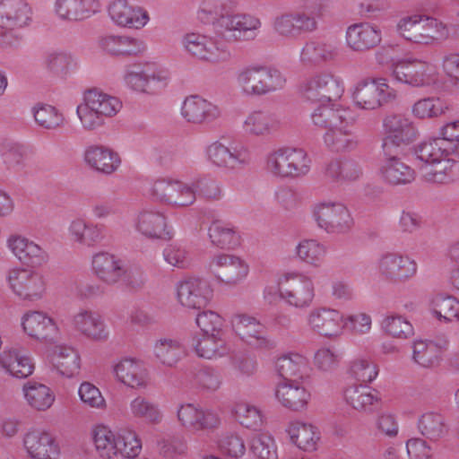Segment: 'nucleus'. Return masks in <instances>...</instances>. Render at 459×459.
<instances>
[{
    "label": "nucleus",
    "mask_w": 459,
    "mask_h": 459,
    "mask_svg": "<svg viewBox=\"0 0 459 459\" xmlns=\"http://www.w3.org/2000/svg\"><path fill=\"white\" fill-rule=\"evenodd\" d=\"M181 114L190 123H211L221 116V108L196 95L186 98L181 108Z\"/></svg>",
    "instance_id": "nucleus-24"
},
{
    "label": "nucleus",
    "mask_w": 459,
    "mask_h": 459,
    "mask_svg": "<svg viewBox=\"0 0 459 459\" xmlns=\"http://www.w3.org/2000/svg\"><path fill=\"white\" fill-rule=\"evenodd\" d=\"M178 302L186 308L200 309L211 301L213 290L210 282L199 277H188L177 287Z\"/></svg>",
    "instance_id": "nucleus-17"
},
{
    "label": "nucleus",
    "mask_w": 459,
    "mask_h": 459,
    "mask_svg": "<svg viewBox=\"0 0 459 459\" xmlns=\"http://www.w3.org/2000/svg\"><path fill=\"white\" fill-rule=\"evenodd\" d=\"M286 431L291 442L299 448L308 452L316 449L319 434L316 432V429L311 424L301 421H292L289 424Z\"/></svg>",
    "instance_id": "nucleus-48"
},
{
    "label": "nucleus",
    "mask_w": 459,
    "mask_h": 459,
    "mask_svg": "<svg viewBox=\"0 0 459 459\" xmlns=\"http://www.w3.org/2000/svg\"><path fill=\"white\" fill-rule=\"evenodd\" d=\"M417 429L426 439L437 442L448 434L449 429L443 414L437 411H427L418 418Z\"/></svg>",
    "instance_id": "nucleus-44"
},
{
    "label": "nucleus",
    "mask_w": 459,
    "mask_h": 459,
    "mask_svg": "<svg viewBox=\"0 0 459 459\" xmlns=\"http://www.w3.org/2000/svg\"><path fill=\"white\" fill-rule=\"evenodd\" d=\"M296 251L303 262L318 266L325 255L326 248L316 239H304L299 243Z\"/></svg>",
    "instance_id": "nucleus-64"
},
{
    "label": "nucleus",
    "mask_w": 459,
    "mask_h": 459,
    "mask_svg": "<svg viewBox=\"0 0 459 459\" xmlns=\"http://www.w3.org/2000/svg\"><path fill=\"white\" fill-rule=\"evenodd\" d=\"M402 151L384 152L385 159L379 169V175L384 182L391 186L411 184L416 178L415 170L401 157Z\"/></svg>",
    "instance_id": "nucleus-20"
},
{
    "label": "nucleus",
    "mask_w": 459,
    "mask_h": 459,
    "mask_svg": "<svg viewBox=\"0 0 459 459\" xmlns=\"http://www.w3.org/2000/svg\"><path fill=\"white\" fill-rule=\"evenodd\" d=\"M275 369L281 381H298L307 372L308 360L299 353L285 354L276 359Z\"/></svg>",
    "instance_id": "nucleus-45"
},
{
    "label": "nucleus",
    "mask_w": 459,
    "mask_h": 459,
    "mask_svg": "<svg viewBox=\"0 0 459 459\" xmlns=\"http://www.w3.org/2000/svg\"><path fill=\"white\" fill-rule=\"evenodd\" d=\"M236 82L245 96L260 97L283 89L286 79L274 67L249 65L238 72Z\"/></svg>",
    "instance_id": "nucleus-3"
},
{
    "label": "nucleus",
    "mask_w": 459,
    "mask_h": 459,
    "mask_svg": "<svg viewBox=\"0 0 459 459\" xmlns=\"http://www.w3.org/2000/svg\"><path fill=\"white\" fill-rule=\"evenodd\" d=\"M310 162L303 149L280 148L267 156L266 168L275 177L295 178L309 172Z\"/></svg>",
    "instance_id": "nucleus-5"
},
{
    "label": "nucleus",
    "mask_w": 459,
    "mask_h": 459,
    "mask_svg": "<svg viewBox=\"0 0 459 459\" xmlns=\"http://www.w3.org/2000/svg\"><path fill=\"white\" fill-rule=\"evenodd\" d=\"M441 348L433 342L417 341L413 343V359L421 367L431 368L439 363Z\"/></svg>",
    "instance_id": "nucleus-58"
},
{
    "label": "nucleus",
    "mask_w": 459,
    "mask_h": 459,
    "mask_svg": "<svg viewBox=\"0 0 459 459\" xmlns=\"http://www.w3.org/2000/svg\"><path fill=\"white\" fill-rule=\"evenodd\" d=\"M448 153L447 142L440 137L425 141L415 149V154L424 163L423 166L431 165Z\"/></svg>",
    "instance_id": "nucleus-55"
},
{
    "label": "nucleus",
    "mask_w": 459,
    "mask_h": 459,
    "mask_svg": "<svg viewBox=\"0 0 459 459\" xmlns=\"http://www.w3.org/2000/svg\"><path fill=\"white\" fill-rule=\"evenodd\" d=\"M279 128L275 115L265 111H253L243 122L244 132L251 136L267 137Z\"/></svg>",
    "instance_id": "nucleus-43"
},
{
    "label": "nucleus",
    "mask_w": 459,
    "mask_h": 459,
    "mask_svg": "<svg viewBox=\"0 0 459 459\" xmlns=\"http://www.w3.org/2000/svg\"><path fill=\"white\" fill-rule=\"evenodd\" d=\"M315 126L325 130V146L336 152H350L359 144L354 132L355 117L351 109L341 105H322L311 115Z\"/></svg>",
    "instance_id": "nucleus-2"
},
{
    "label": "nucleus",
    "mask_w": 459,
    "mask_h": 459,
    "mask_svg": "<svg viewBox=\"0 0 459 459\" xmlns=\"http://www.w3.org/2000/svg\"><path fill=\"white\" fill-rule=\"evenodd\" d=\"M231 323L235 333L250 346L263 350L274 348L275 342L266 337L264 326L255 317L236 315Z\"/></svg>",
    "instance_id": "nucleus-21"
},
{
    "label": "nucleus",
    "mask_w": 459,
    "mask_h": 459,
    "mask_svg": "<svg viewBox=\"0 0 459 459\" xmlns=\"http://www.w3.org/2000/svg\"><path fill=\"white\" fill-rule=\"evenodd\" d=\"M37 125L47 130H55L64 124V116L55 107L48 104H37L32 108Z\"/></svg>",
    "instance_id": "nucleus-59"
},
{
    "label": "nucleus",
    "mask_w": 459,
    "mask_h": 459,
    "mask_svg": "<svg viewBox=\"0 0 459 459\" xmlns=\"http://www.w3.org/2000/svg\"><path fill=\"white\" fill-rule=\"evenodd\" d=\"M275 397L283 407L300 411L307 404L310 394L299 381H281L276 385Z\"/></svg>",
    "instance_id": "nucleus-35"
},
{
    "label": "nucleus",
    "mask_w": 459,
    "mask_h": 459,
    "mask_svg": "<svg viewBox=\"0 0 459 459\" xmlns=\"http://www.w3.org/2000/svg\"><path fill=\"white\" fill-rule=\"evenodd\" d=\"M153 352L160 363L173 367L183 356L184 348L178 340L164 338L155 342Z\"/></svg>",
    "instance_id": "nucleus-56"
},
{
    "label": "nucleus",
    "mask_w": 459,
    "mask_h": 459,
    "mask_svg": "<svg viewBox=\"0 0 459 459\" xmlns=\"http://www.w3.org/2000/svg\"><path fill=\"white\" fill-rule=\"evenodd\" d=\"M396 98V91L385 79L364 80L359 82L352 93L355 105L366 110L377 109Z\"/></svg>",
    "instance_id": "nucleus-9"
},
{
    "label": "nucleus",
    "mask_w": 459,
    "mask_h": 459,
    "mask_svg": "<svg viewBox=\"0 0 459 459\" xmlns=\"http://www.w3.org/2000/svg\"><path fill=\"white\" fill-rule=\"evenodd\" d=\"M161 80L154 64H133L126 67L124 75L126 83L137 91L144 92L152 80Z\"/></svg>",
    "instance_id": "nucleus-47"
},
{
    "label": "nucleus",
    "mask_w": 459,
    "mask_h": 459,
    "mask_svg": "<svg viewBox=\"0 0 459 459\" xmlns=\"http://www.w3.org/2000/svg\"><path fill=\"white\" fill-rule=\"evenodd\" d=\"M7 281L13 293L22 300H39L46 291L43 275L33 270L11 269L7 274Z\"/></svg>",
    "instance_id": "nucleus-14"
},
{
    "label": "nucleus",
    "mask_w": 459,
    "mask_h": 459,
    "mask_svg": "<svg viewBox=\"0 0 459 459\" xmlns=\"http://www.w3.org/2000/svg\"><path fill=\"white\" fill-rule=\"evenodd\" d=\"M340 55L337 40L318 38L305 43L300 52V62L306 65L321 66L335 63Z\"/></svg>",
    "instance_id": "nucleus-18"
},
{
    "label": "nucleus",
    "mask_w": 459,
    "mask_h": 459,
    "mask_svg": "<svg viewBox=\"0 0 459 459\" xmlns=\"http://www.w3.org/2000/svg\"><path fill=\"white\" fill-rule=\"evenodd\" d=\"M0 368L17 378H26L34 370V364L25 351L6 347L0 352Z\"/></svg>",
    "instance_id": "nucleus-29"
},
{
    "label": "nucleus",
    "mask_w": 459,
    "mask_h": 459,
    "mask_svg": "<svg viewBox=\"0 0 459 459\" xmlns=\"http://www.w3.org/2000/svg\"><path fill=\"white\" fill-rule=\"evenodd\" d=\"M278 291L283 300L297 308L309 307L315 296L312 280L298 273H285L279 282Z\"/></svg>",
    "instance_id": "nucleus-8"
},
{
    "label": "nucleus",
    "mask_w": 459,
    "mask_h": 459,
    "mask_svg": "<svg viewBox=\"0 0 459 459\" xmlns=\"http://www.w3.org/2000/svg\"><path fill=\"white\" fill-rule=\"evenodd\" d=\"M100 48L108 55L135 56L144 50L143 41L126 35H105L99 39Z\"/></svg>",
    "instance_id": "nucleus-38"
},
{
    "label": "nucleus",
    "mask_w": 459,
    "mask_h": 459,
    "mask_svg": "<svg viewBox=\"0 0 459 459\" xmlns=\"http://www.w3.org/2000/svg\"><path fill=\"white\" fill-rule=\"evenodd\" d=\"M111 20L122 27L141 29L149 21L146 11L129 4L126 0H115L108 7Z\"/></svg>",
    "instance_id": "nucleus-26"
},
{
    "label": "nucleus",
    "mask_w": 459,
    "mask_h": 459,
    "mask_svg": "<svg viewBox=\"0 0 459 459\" xmlns=\"http://www.w3.org/2000/svg\"><path fill=\"white\" fill-rule=\"evenodd\" d=\"M431 65L418 58H403L391 65L392 77L411 87H423L429 84Z\"/></svg>",
    "instance_id": "nucleus-16"
},
{
    "label": "nucleus",
    "mask_w": 459,
    "mask_h": 459,
    "mask_svg": "<svg viewBox=\"0 0 459 459\" xmlns=\"http://www.w3.org/2000/svg\"><path fill=\"white\" fill-rule=\"evenodd\" d=\"M23 393L28 404L37 411H46L55 402V394L52 390L40 383H26L23 385Z\"/></svg>",
    "instance_id": "nucleus-50"
},
{
    "label": "nucleus",
    "mask_w": 459,
    "mask_h": 459,
    "mask_svg": "<svg viewBox=\"0 0 459 459\" xmlns=\"http://www.w3.org/2000/svg\"><path fill=\"white\" fill-rule=\"evenodd\" d=\"M99 0H56L55 13L62 20L80 21L97 12Z\"/></svg>",
    "instance_id": "nucleus-41"
},
{
    "label": "nucleus",
    "mask_w": 459,
    "mask_h": 459,
    "mask_svg": "<svg viewBox=\"0 0 459 459\" xmlns=\"http://www.w3.org/2000/svg\"><path fill=\"white\" fill-rule=\"evenodd\" d=\"M208 234L212 245L220 248H234L239 244V237L234 228L219 221L210 225Z\"/></svg>",
    "instance_id": "nucleus-57"
},
{
    "label": "nucleus",
    "mask_w": 459,
    "mask_h": 459,
    "mask_svg": "<svg viewBox=\"0 0 459 459\" xmlns=\"http://www.w3.org/2000/svg\"><path fill=\"white\" fill-rule=\"evenodd\" d=\"M385 136L383 140V152L403 151V147L410 144L417 138V129L413 122L401 114H392L385 117L383 122Z\"/></svg>",
    "instance_id": "nucleus-10"
},
{
    "label": "nucleus",
    "mask_w": 459,
    "mask_h": 459,
    "mask_svg": "<svg viewBox=\"0 0 459 459\" xmlns=\"http://www.w3.org/2000/svg\"><path fill=\"white\" fill-rule=\"evenodd\" d=\"M124 264V261L108 252L94 255L91 261L94 274L108 285L120 281L125 273Z\"/></svg>",
    "instance_id": "nucleus-31"
},
{
    "label": "nucleus",
    "mask_w": 459,
    "mask_h": 459,
    "mask_svg": "<svg viewBox=\"0 0 459 459\" xmlns=\"http://www.w3.org/2000/svg\"><path fill=\"white\" fill-rule=\"evenodd\" d=\"M396 31L404 39L422 45H430L449 35L446 24L426 14L402 17L396 24Z\"/></svg>",
    "instance_id": "nucleus-4"
},
{
    "label": "nucleus",
    "mask_w": 459,
    "mask_h": 459,
    "mask_svg": "<svg viewBox=\"0 0 459 459\" xmlns=\"http://www.w3.org/2000/svg\"><path fill=\"white\" fill-rule=\"evenodd\" d=\"M27 149L15 142L3 141L0 143V157L5 169L11 172H20L26 166Z\"/></svg>",
    "instance_id": "nucleus-51"
},
{
    "label": "nucleus",
    "mask_w": 459,
    "mask_h": 459,
    "mask_svg": "<svg viewBox=\"0 0 459 459\" xmlns=\"http://www.w3.org/2000/svg\"><path fill=\"white\" fill-rule=\"evenodd\" d=\"M134 226L148 238H161L167 233V218L154 207H143L135 214Z\"/></svg>",
    "instance_id": "nucleus-25"
},
{
    "label": "nucleus",
    "mask_w": 459,
    "mask_h": 459,
    "mask_svg": "<svg viewBox=\"0 0 459 459\" xmlns=\"http://www.w3.org/2000/svg\"><path fill=\"white\" fill-rule=\"evenodd\" d=\"M250 451L257 459H278L277 445L269 433L255 434L250 441Z\"/></svg>",
    "instance_id": "nucleus-61"
},
{
    "label": "nucleus",
    "mask_w": 459,
    "mask_h": 459,
    "mask_svg": "<svg viewBox=\"0 0 459 459\" xmlns=\"http://www.w3.org/2000/svg\"><path fill=\"white\" fill-rule=\"evenodd\" d=\"M307 325L313 333L325 337L336 338L342 333L343 316L336 309L319 307L309 311Z\"/></svg>",
    "instance_id": "nucleus-19"
},
{
    "label": "nucleus",
    "mask_w": 459,
    "mask_h": 459,
    "mask_svg": "<svg viewBox=\"0 0 459 459\" xmlns=\"http://www.w3.org/2000/svg\"><path fill=\"white\" fill-rule=\"evenodd\" d=\"M377 273L381 280L391 284L403 283L417 273L415 260L397 252H387L377 261Z\"/></svg>",
    "instance_id": "nucleus-7"
},
{
    "label": "nucleus",
    "mask_w": 459,
    "mask_h": 459,
    "mask_svg": "<svg viewBox=\"0 0 459 459\" xmlns=\"http://www.w3.org/2000/svg\"><path fill=\"white\" fill-rule=\"evenodd\" d=\"M117 454L126 458L136 457L142 450V442L135 431L121 429L117 431Z\"/></svg>",
    "instance_id": "nucleus-63"
},
{
    "label": "nucleus",
    "mask_w": 459,
    "mask_h": 459,
    "mask_svg": "<svg viewBox=\"0 0 459 459\" xmlns=\"http://www.w3.org/2000/svg\"><path fill=\"white\" fill-rule=\"evenodd\" d=\"M118 381L132 388L146 387L148 371L143 362L134 359H124L114 366Z\"/></svg>",
    "instance_id": "nucleus-37"
},
{
    "label": "nucleus",
    "mask_w": 459,
    "mask_h": 459,
    "mask_svg": "<svg viewBox=\"0 0 459 459\" xmlns=\"http://www.w3.org/2000/svg\"><path fill=\"white\" fill-rule=\"evenodd\" d=\"M313 216L317 226L330 234L346 233L352 226V218L341 203H318L314 206Z\"/></svg>",
    "instance_id": "nucleus-12"
},
{
    "label": "nucleus",
    "mask_w": 459,
    "mask_h": 459,
    "mask_svg": "<svg viewBox=\"0 0 459 459\" xmlns=\"http://www.w3.org/2000/svg\"><path fill=\"white\" fill-rule=\"evenodd\" d=\"M104 225L82 218L73 220L68 227L71 240L88 247H93L104 240Z\"/></svg>",
    "instance_id": "nucleus-32"
},
{
    "label": "nucleus",
    "mask_w": 459,
    "mask_h": 459,
    "mask_svg": "<svg viewBox=\"0 0 459 459\" xmlns=\"http://www.w3.org/2000/svg\"><path fill=\"white\" fill-rule=\"evenodd\" d=\"M343 399L353 410L364 413L373 412L381 402L377 390L362 384L348 385L343 391Z\"/></svg>",
    "instance_id": "nucleus-28"
},
{
    "label": "nucleus",
    "mask_w": 459,
    "mask_h": 459,
    "mask_svg": "<svg viewBox=\"0 0 459 459\" xmlns=\"http://www.w3.org/2000/svg\"><path fill=\"white\" fill-rule=\"evenodd\" d=\"M324 175L334 184L344 185L359 180L363 175V169L351 158L333 159L325 165Z\"/></svg>",
    "instance_id": "nucleus-27"
},
{
    "label": "nucleus",
    "mask_w": 459,
    "mask_h": 459,
    "mask_svg": "<svg viewBox=\"0 0 459 459\" xmlns=\"http://www.w3.org/2000/svg\"><path fill=\"white\" fill-rule=\"evenodd\" d=\"M434 316L446 323L457 322L459 317V300L448 294L438 293L431 299Z\"/></svg>",
    "instance_id": "nucleus-52"
},
{
    "label": "nucleus",
    "mask_w": 459,
    "mask_h": 459,
    "mask_svg": "<svg viewBox=\"0 0 459 459\" xmlns=\"http://www.w3.org/2000/svg\"><path fill=\"white\" fill-rule=\"evenodd\" d=\"M191 345L198 357L207 359L221 358L229 352V348L221 334L194 336Z\"/></svg>",
    "instance_id": "nucleus-46"
},
{
    "label": "nucleus",
    "mask_w": 459,
    "mask_h": 459,
    "mask_svg": "<svg viewBox=\"0 0 459 459\" xmlns=\"http://www.w3.org/2000/svg\"><path fill=\"white\" fill-rule=\"evenodd\" d=\"M83 100H87L105 118L115 116L122 108V103L117 97L97 89L86 91Z\"/></svg>",
    "instance_id": "nucleus-53"
},
{
    "label": "nucleus",
    "mask_w": 459,
    "mask_h": 459,
    "mask_svg": "<svg viewBox=\"0 0 459 459\" xmlns=\"http://www.w3.org/2000/svg\"><path fill=\"white\" fill-rule=\"evenodd\" d=\"M209 272L221 282L228 286H237L248 274L249 266L240 256L219 253L209 262Z\"/></svg>",
    "instance_id": "nucleus-13"
},
{
    "label": "nucleus",
    "mask_w": 459,
    "mask_h": 459,
    "mask_svg": "<svg viewBox=\"0 0 459 459\" xmlns=\"http://www.w3.org/2000/svg\"><path fill=\"white\" fill-rule=\"evenodd\" d=\"M209 162L216 168L234 170L250 163V153L247 147L240 144L226 145L215 141L206 148Z\"/></svg>",
    "instance_id": "nucleus-15"
},
{
    "label": "nucleus",
    "mask_w": 459,
    "mask_h": 459,
    "mask_svg": "<svg viewBox=\"0 0 459 459\" xmlns=\"http://www.w3.org/2000/svg\"><path fill=\"white\" fill-rule=\"evenodd\" d=\"M129 410L134 418L143 419L150 423L158 424L162 420L159 406L143 396L133 399L129 404Z\"/></svg>",
    "instance_id": "nucleus-60"
},
{
    "label": "nucleus",
    "mask_w": 459,
    "mask_h": 459,
    "mask_svg": "<svg viewBox=\"0 0 459 459\" xmlns=\"http://www.w3.org/2000/svg\"><path fill=\"white\" fill-rule=\"evenodd\" d=\"M74 327L88 339L96 342L106 341L108 338L102 316L92 310H81L74 316Z\"/></svg>",
    "instance_id": "nucleus-30"
},
{
    "label": "nucleus",
    "mask_w": 459,
    "mask_h": 459,
    "mask_svg": "<svg viewBox=\"0 0 459 459\" xmlns=\"http://www.w3.org/2000/svg\"><path fill=\"white\" fill-rule=\"evenodd\" d=\"M92 436L100 458L112 459L117 455V432L115 434L108 427L99 425L93 429Z\"/></svg>",
    "instance_id": "nucleus-54"
},
{
    "label": "nucleus",
    "mask_w": 459,
    "mask_h": 459,
    "mask_svg": "<svg viewBox=\"0 0 459 459\" xmlns=\"http://www.w3.org/2000/svg\"><path fill=\"white\" fill-rule=\"evenodd\" d=\"M343 91L342 79L330 71L315 74L303 86L305 98L314 102L335 101L342 97Z\"/></svg>",
    "instance_id": "nucleus-11"
},
{
    "label": "nucleus",
    "mask_w": 459,
    "mask_h": 459,
    "mask_svg": "<svg viewBox=\"0 0 459 459\" xmlns=\"http://www.w3.org/2000/svg\"><path fill=\"white\" fill-rule=\"evenodd\" d=\"M33 11L27 0H0V27L22 29L32 22Z\"/></svg>",
    "instance_id": "nucleus-22"
},
{
    "label": "nucleus",
    "mask_w": 459,
    "mask_h": 459,
    "mask_svg": "<svg viewBox=\"0 0 459 459\" xmlns=\"http://www.w3.org/2000/svg\"><path fill=\"white\" fill-rule=\"evenodd\" d=\"M261 27V20L253 14L227 13L213 22L211 39L189 33L185 36L183 42L192 56L208 62H219L230 57L228 45L255 40Z\"/></svg>",
    "instance_id": "nucleus-1"
},
{
    "label": "nucleus",
    "mask_w": 459,
    "mask_h": 459,
    "mask_svg": "<svg viewBox=\"0 0 459 459\" xmlns=\"http://www.w3.org/2000/svg\"><path fill=\"white\" fill-rule=\"evenodd\" d=\"M425 181L435 184H450L459 179V161L441 158L435 163L420 168Z\"/></svg>",
    "instance_id": "nucleus-39"
},
{
    "label": "nucleus",
    "mask_w": 459,
    "mask_h": 459,
    "mask_svg": "<svg viewBox=\"0 0 459 459\" xmlns=\"http://www.w3.org/2000/svg\"><path fill=\"white\" fill-rule=\"evenodd\" d=\"M381 41V32L369 23H355L346 31L347 46L354 51H366L377 46Z\"/></svg>",
    "instance_id": "nucleus-33"
},
{
    "label": "nucleus",
    "mask_w": 459,
    "mask_h": 459,
    "mask_svg": "<svg viewBox=\"0 0 459 459\" xmlns=\"http://www.w3.org/2000/svg\"><path fill=\"white\" fill-rule=\"evenodd\" d=\"M24 446L34 459H53L58 455L54 437L48 432L32 429L23 438Z\"/></svg>",
    "instance_id": "nucleus-36"
},
{
    "label": "nucleus",
    "mask_w": 459,
    "mask_h": 459,
    "mask_svg": "<svg viewBox=\"0 0 459 459\" xmlns=\"http://www.w3.org/2000/svg\"><path fill=\"white\" fill-rule=\"evenodd\" d=\"M448 109L447 104L440 98L428 97L415 102L412 114L421 119L438 117Z\"/></svg>",
    "instance_id": "nucleus-62"
},
{
    "label": "nucleus",
    "mask_w": 459,
    "mask_h": 459,
    "mask_svg": "<svg viewBox=\"0 0 459 459\" xmlns=\"http://www.w3.org/2000/svg\"><path fill=\"white\" fill-rule=\"evenodd\" d=\"M22 326L30 337L40 341L51 342L58 333L56 322L42 311L32 310L25 313L22 317Z\"/></svg>",
    "instance_id": "nucleus-23"
},
{
    "label": "nucleus",
    "mask_w": 459,
    "mask_h": 459,
    "mask_svg": "<svg viewBox=\"0 0 459 459\" xmlns=\"http://www.w3.org/2000/svg\"><path fill=\"white\" fill-rule=\"evenodd\" d=\"M149 195L153 202L174 208L189 206L195 201L191 185L170 178L156 179L150 186Z\"/></svg>",
    "instance_id": "nucleus-6"
},
{
    "label": "nucleus",
    "mask_w": 459,
    "mask_h": 459,
    "mask_svg": "<svg viewBox=\"0 0 459 459\" xmlns=\"http://www.w3.org/2000/svg\"><path fill=\"white\" fill-rule=\"evenodd\" d=\"M8 246L14 255L30 266H39L47 261L46 252L37 244L21 236H12Z\"/></svg>",
    "instance_id": "nucleus-40"
},
{
    "label": "nucleus",
    "mask_w": 459,
    "mask_h": 459,
    "mask_svg": "<svg viewBox=\"0 0 459 459\" xmlns=\"http://www.w3.org/2000/svg\"><path fill=\"white\" fill-rule=\"evenodd\" d=\"M52 361L58 373L72 377L79 373L81 363L78 352L70 346H57L53 353Z\"/></svg>",
    "instance_id": "nucleus-49"
},
{
    "label": "nucleus",
    "mask_w": 459,
    "mask_h": 459,
    "mask_svg": "<svg viewBox=\"0 0 459 459\" xmlns=\"http://www.w3.org/2000/svg\"><path fill=\"white\" fill-rule=\"evenodd\" d=\"M84 160L97 172L110 175L120 166L119 155L104 145H91L84 152Z\"/></svg>",
    "instance_id": "nucleus-34"
},
{
    "label": "nucleus",
    "mask_w": 459,
    "mask_h": 459,
    "mask_svg": "<svg viewBox=\"0 0 459 459\" xmlns=\"http://www.w3.org/2000/svg\"><path fill=\"white\" fill-rule=\"evenodd\" d=\"M304 11L291 12L297 37L311 33L317 30L316 17L323 15L325 5L319 0H305Z\"/></svg>",
    "instance_id": "nucleus-42"
}]
</instances>
